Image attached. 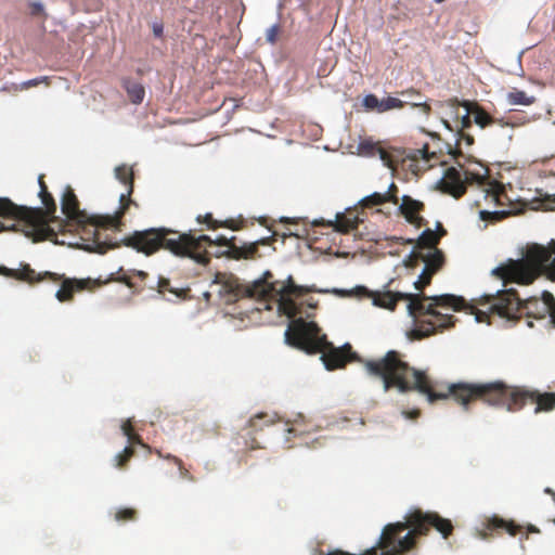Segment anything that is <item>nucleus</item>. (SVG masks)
Returning a JSON list of instances; mask_svg holds the SVG:
<instances>
[{
  "label": "nucleus",
  "instance_id": "f257e3e1",
  "mask_svg": "<svg viewBox=\"0 0 555 555\" xmlns=\"http://www.w3.org/2000/svg\"><path fill=\"white\" fill-rule=\"evenodd\" d=\"M367 375L382 379L385 391L392 387L400 392L417 390L426 395L430 403L452 398L465 410L477 400L492 406H504L508 412L520 411L527 403L535 405V414L555 409V392L509 386L503 380L433 384L424 372L411 367L396 350H389L382 358L367 360Z\"/></svg>",
  "mask_w": 555,
  "mask_h": 555
},
{
  "label": "nucleus",
  "instance_id": "f03ea898",
  "mask_svg": "<svg viewBox=\"0 0 555 555\" xmlns=\"http://www.w3.org/2000/svg\"><path fill=\"white\" fill-rule=\"evenodd\" d=\"M223 279H225L223 274L216 275V281L219 283H223ZM224 287L236 299L261 300L264 309H270L269 301L276 302L278 310L293 319L285 332L286 343L307 353H321V360L326 370L341 369L357 359L349 344L340 348L335 347L327 341L325 335L320 334L321 330L315 322H307L301 317L302 302H297V299L306 293V289L296 285L292 276H288L285 282L273 281V274L266 271L260 279L249 285H242L237 279L229 276L224 281Z\"/></svg>",
  "mask_w": 555,
  "mask_h": 555
},
{
  "label": "nucleus",
  "instance_id": "7ed1b4c3",
  "mask_svg": "<svg viewBox=\"0 0 555 555\" xmlns=\"http://www.w3.org/2000/svg\"><path fill=\"white\" fill-rule=\"evenodd\" d=\"M235 237L227 238L223 235L212 240L208 235L195 236L192 231L180 233L167 228H151L143 231H134L122 240L127 247L135 249L146 256H151L159 249H166L177 257L191 258L197 263L207 264L210 260L208 247L214 245L227 247L225 250H217L216 257H227L234 260L256 259L258 253L257 243L237 246Z\"/></svg>",
  "mask_w": 555,
  "mask_h": 555
},
{
  "label": "nucleus",
  "instance_id": "20e7f679",
  "mask_svg": "<svg viewBox=\"0 0 555 555\" xmlns=\"http://www.w3.org/2000/svg\"><path fill=\"white\" fill-rule=\"evenodd\" d=\"M358 292L372 299L374 306L393 311L400 300L408 301V312L416 320V326L412 331V338L422 339L454 326L455 319L452 314L438 310L452 309L454 311H466L474 314L477 322H483L488 318L487 312L478 310L474 305L467 304L462 296L443 294L438 296H426L424 294H412L392 291H370L359 286Z\"/></svg>",
  "mask_w": 555,
  "mask_h": 555
},
{
  "label": "nucleus",
  "instance_id": "39448f33",
  "mask_svg": "<svg viewBox=\"0 0 555 555\" xmlns=\"http://www.w3.org/2000/svg\"><path fill=\"white\" fill-rule=\"evenodd\" d=\"M39 197L44 209L18 206L7 197H0V233L21 232L33 242L55 238L56 232L50 223L59 221L56 203L49 191Z\"/></svg>",
  "mask_w": 555,
  "mask_h": 555
},
{
  "label": "nucleus",
  "instance_id": "423d86ee",
  "mask_svg": "<svg viewBox=\"0 0 555 555\" xmlns=\"http://www.w3.org/2000/svg\"><path fill=\"white\" fill-rule=\"evenodd\" d=\"M492 274L502 280L504 286L509 283L529 285L542 274L555 281V240H552L547 246L539 244L528 246L522 258L508 259L494 268Z\"/></svg>",
  "mask_w": 555,
  "mask_h": 555
},
{
  "label": "nucleus",
  "instance_id": "0eeeda50",
  "mask_svg": "<svg viewBox=\"0 0 555 555\" xmlns=\"http://www.w3.org/2000/svg\"><path fill=\"white\" fill-rule=\"evenodd\" d=\"M459 170L455 167H449L441 180L442 190L455 198H460L466 192L467 185L476 184L483 194L487 202L501 204V197L504 195L503 185L490 179L487 166L477 160L467 159L461 163L455 158Z\"/></svg>",
  "mask_w": 555,
  "mask_h": 555
},
{
  "label": "nucleus",
  "instance_id": "6e6552de",
  "mask_svg": "<svg viewBox=\"0 0 555 555\" xmlns=\"http://www.w3.org/2000/svg\"><path fill=\"white\" fill-rule=\"evenodd\" d=\"M479 305H489V312L508 320L517 319L525 311L528 317L544 319L548 315V308L537 297L520 299L514 288L498 291L495 295H483Z\"/></svg>",
  "mask_w": 555,
  "mask_h": 555
},
{
  "label": "nucleus",
  "instance_id": "1a4fd4ad",
  "mask_svg": "<svg viewBox=\"0 0 555 555\" xmlns=\"http://www.w3.org/2000/svg\"><path fill=\"white\" fill-rule=\"evenodd\" d=\"M79 206V201L73 188L67 185L61 197V209L67 220L78 227H81L83 230L89 225L93 228V244L98 253L104 254L108 249L118 247L119 245L117 243L102 241L100 228L109 229L111 227L99 223L98 219L100 216L90 217L85 210H81Z\"/></svg>",
  "mask_w": 555,
  "mask_h": 555
},
{
  "label": "nucleus",
  "instance_id": "9d476101",
  "mask_svg": "<svg viewBox=\"0 0 555 555\" xmlns=\"http://www.w3.org/2000/svg\"><path fill=\"white\" fill-rule=\"evenodd\" d=\"M115 177L121 183L127 186V192L122 193L119 197V208L114 215H106L105 217H99V223H102L106 227H114V229H119L121 225V218L128 210L129 206L133 204L130 198L133 192V170L131 167L127 165H120L115 168Z\"/></svg>",
  "mask_w": 555,
  "mask_h": 555
},
{
  "label": "nucleus",
  "instance_id": "9b49d317",
  "mask_svg": "<svg viewBox=\"0 0 555 555\" xmlns=\"http://www.w3.org/2000/svg\"><path fill=\"white\" fill-rule=\"evenodd\" d=\"M422 260L425 263L426 269L431 273H437L444 264V255L442 250L434 248L427 253L413 251L408 260H405L406 267H413L414 262Z\"/></svg>",
  "mask_w": 555,
  "mask_h": 555
},
{
  "label": "nucleus",
  "instance_id": "f8f14e48",
  "mask_svg": "<svg viewBox=\"0 0 555 555\" xmlns=\"http://www.w3.org/2000/svg\"><path fill=\"white\" fill-rule=\"evenodd\" d=\"M424 203L413 199L409 195H404L402 197V203L399 206V210L409 223L421 228L424 225L425 221L418 214L424 209Z\"/></svg>",
  "mask_w": 555,
  "mask_h": 555
},
{
  "label": "nucleus",
  "instance_id": "ddd939ff",
  "mask_svg": "<svg viewBox=\"0 0 555 555\" xmlns=\"http://www.w3.org/2000/svg\"><path fill=\"white\" fill-rule=\"evenodd\" d=\"M505 530L509 535L515 537L520 532L521 527L513 520H505L501 517L493 516L488 519L485 530L481 532V538L488 539L492 537L494 531Z\"/></svg>",
  "mask_w": 555,
  "mask_h": 555
},
{
  "label": "nucleus",
  "instance_id": "4468645a",
  "mask_svg": "<svg viewBox=\"0 0 555 555\" xmlns=\"http://www.w3.org/2000/svg\"><path fill=\"white\" fill-rule=\"evenodd\" d=\"M360 222L358 212L356 210L348 209L344 214H337L335 221H328V225L333 227L334 230L340 233H348L351 230L358 228Z\"/></svg>",
  "mask_w": 555,
  "mask_h": 555
},
{
  "label": "nucleus",
  "instance_id": "2eb2a0df",
  "mask_svg": "<svg viewBox=\"0 0 555 555\" xmlns=\"http://www.w3.org/2000/svg\"><path fill=\"white\" fill-rule=\"evenodd\" d=\"M447 234V231L443 229V227L438 223V231L435 232L430 229H426L423 231V233L420 235L418 240L416 241L415 247L422 251L423 249L433 250L434 248H437V245L440 242V238Z\"/></svg>",
  "mask_w": 555,
  "mask_h": 555
},
{
  "label": "nucleus",
  "instance_id": "dca6fc26",
  "mask_svg": "<svg viewBox=\"0 0 555 555\" xmlns=\"http://www.w3.org/2000/svg\"><path fill=\"white\" fill-rule=\"evenodd\" d=\"M414 162H423L424 168L434 167L436 163H443L440 160V155L436 151H429L428 144H424L423 147L413 150L409 155Z\"/></svg>",
  "mask_w": 555,
  "mask_h": 555
},
{
  "label": "nucleus",
  "instance_id": "f3484780",
  "mask_svg": "<svg viewBox=\"0 0 555 555\" xmlns=\"http://www.w3.org/2000/svg\"><path fill=\"white\" fill-rule=\"evenodd\" d=\"M197 221L199 223L205 222L208 229L216 230L218 228H227L233 231H237L242 228L243 221H237L234 219H227L224 221H218L212 218L211 214H206L205 216H198Z\"/></svg>",
  "mask_w": 555,
  "mask_h": 555
},
{
  "label": "nucleus",
  "instance_id": "a211bd4d",
  "mask_svg": "<svg viewBox=\"0 0 555 555\" xmlns=\"http://www.w3.org/2000/svg\"><path fill=\"white\" fill-rule=\"evenodd\" d=\"M83 288L85 283L82 281L66 279L63 281L55 296L62 302L69 301L76 291H81Z\"/></svg>",
  "mask_w": 555,
  "mask_h": 555
},
{
  "label": "nucleus",
  "instance_id": "6ab92c4d",
  "mask_svg": "<svg viewBox=\"0 0 555 555\" xmlns=\"http://www.w3.org/2000/svg\"><path fill=\"white\" fill-rule=\"evenodd\" d=\"M387 202H391L397 205L399 202V198L391 192H385V193L376 192V193H373V194L364 197L361 201V204L363 207L371 208L374 206L383 205Z\"/></svg>",
  "mask_w": 555,
  "mask_h": 555
},
{
  "label": "nucleus",
  "instance_id": "aec40b11",
  "mask_svg": "<svg viewBox=\"0 0 555 555\" xmlns=\"http://www.w3.org/2000/svg\"><path fill=\"white\" fill-rule=\"evenodd\" d=\"M124 87L127 91L129 100L133 104H141L143 102L145 89L141 83L127 79L124 82Z\"/></svg>",
  "mask_w": 555,
  "mask_h": 555
},
{
  "label": "nucleus",
  "instance_id": "412c9836",
  "mask_svg": "<svg viewBox=\"0 0 555 555\" xmlns=\"http://www.w3.org/2000/svg\"><path fill=\"white\" fill-rule=\"evenodd\" d=\"M472 108L474 121L480 128H486L487 126H490L495 122V119L483 108H481L477 103L472 102Z\"/></svg>",
  "mask_w": 555,
  "mask_h": 555
},
{
  "label": "nucleus",
  "instance_id": "4be33fe9",
  "mask_svg": "<svg viewBox=\"0 0 555 555\" xmlns=\"http://www.w3.org/2000/svg\"><path fill=\"white\" fill-rule=\"evenodd\" d=\"M457 139H456V149H452L451 145H448L449 154L453 155L454 158L463 157L462 152L459 146L464 142L467 146L473 145L474 137L466 132V130H457Z\"/></svg>",
  "mask_w": 555,
  "mask_h": 555
},
{
  "label": "nucleus",
  "instance_id": "5701e85b",
  "mask_svg": "<svg viewBox=\"0 0 555 555\" xmlns=\"http://www.w3.org/2000/svg\"><path fill=\"white\" fill-rule=\"evenodd\" d=\"M508 102L514 105H530L534 102L533 96H528L525 91L514 90L507 95Z\"/></svg>",
  "mask_w": 555,
  "mask_h": 555
},
{
  "label": "nucleus",
  "instance_id": "b1692460",
  "mask_svg": "<svg viewBox=\"0 0 555 555\" xmlns=\"http://www.w3.org/2000/svg\"><path fill=\"white\" fill-rule=\"evenodd\" d=\"M463 106L465 107L466 113L461 118L456 119V131L466 130L472 126V102L465 101Z\"/></svg>",
  "mask_w": 555,
  "mask_h": 555
},
{
  "label": "nucleus",
  "instance_id": "393cba45",
  "mask_svg": "<svg viewBox=\"0 0 555 555\" xmlns=\"http://www.w3.org/2000/svg\"><path fill=\"white\" fill-rule=\"evenodd\" d=\"M264 420V425H271L275 423V416L269 415L267 413L256 414L254 417L249 420V426L255 429H262V425H260V421Z\"/></svg>",
  "mask_w": 555,
  "mask_h": 555
},
{
  "label": "nucleus",
  "instance_id": "a878e982",
  "mask_svg": "<svg viewBox=\"0 0 555 555\" xmlns=\"http://www.w3.org/2000/svg\"><path fill=\"white\" fill-rule=\"evenodd\" d=\"M134 451L131 447H126L122 452L118 453L115 457V466L117 468H125L127 463L130 461V459L133 456Z\"/></svg>",
  "mask_w": 555,
  "mask_h": 555
},
{
  "label": "nucleus",
  "instance_id": "bb28decb",
  "mask_svg": "<svg viewBox=\"0 0 555 555\" xmlns=\"http://www.w3.org/2000/svg\"><path fill=\"white\" fill-rule=\"evenodd\" d=\"M403 106L404 102L398 98L388 96L386 99L380 100V113L395 108H402Z\"/></svg>",
  "mask_w": 555,
  "mask_h": 555
},
{
  "label": "nucleus",
  "instance_id": "cd10ccee",
  "mask_svg": "<svg viewBox=\"0 0 555 555\" xmlns=\"http://www.w3.org/2000/svg\"><path fill=\"white\" fill-rule=\"evenodd\" d=\"M42 82H44L46 85H49V78L48 77H38V78H34V79L24 81L20 85H13V90L14 91L27 90L31 87H37Z\"/></svg>",
  "mask_w": 555,
  "mask_h": 555
},
{
  "label": "nucleus",
  "instance_id": "c85d7f7f",
  "mask_svg": "<svg viewBox=\"0 0 555 555\" xmlns=\"http://www.w3.org/2000/svg\"><path fill=\"white\" fill-rule=\"evenodd\" d=\"M435 273H431L428 269L424 268L418 280L414 282L415 289L422 292L427 285L430 284L431 278Z\"/></svg>",
  "mask_w": 555,
  "mask_h": 555
},
{
  "label": "nucleus",
  "instance_id": "c756f323",
  "mask_svg": "<svg viewBox=\"0 0 555 555\" xmlns=\"http://www.w3.org/2000/svg\"><path fill=\"white\" fill-rule=\"evenodd\" d=\"M16 276L20 280L27 281L29 283L38 282L42 280V278L36 273L35 270L30 269L29 267H26L22 270H20L16 274Z\"/></svg>",
  "mask_w": 555,
  "mask_h": 555
},
{
  "label": "nucleus",
  "instance_id": "7c9ffc66",
  "mask_svg": "<svg viewBox=\"0 0 555 555\" xmlns=\"http://www.w3.org/2000/svg\"><path fill=\"white\" fill-rule=\"evenodd\" d=\"M362 104L366 111H376L380 113V100L373 93L365 95Z\"/></svg>",
  "mask_w": 555,
  "mask_h": 555
},
{
  "label": "nucleus",
  "instance_id": "2f4dec72",
  "mask_svg": "<svg viewBox=\"0 0 555 555\" xmlns=\"http://www.w3.org/2000/svg\"><path fill=\"white\" fill-rule=\"evenodd\" d=\"M137 518V511L134 508H120L115 513L116 521H131Z\"/></svg>",
  "mask_w": 555,
  "mask_h": 555
},
{
  "label": "nucleus",
  "instance_id": "473e14b6",
  "mask_svg": "<svg viewBox=\"0 0 555 555\" xmlns=\"http://www.w3.org/2000/svg\"><path fill=\"white\" fill-rule=\"evenodd\" d=\"M540 301L546 304V307L548 308V315L551 317L552 321L555 322V298L553 294L544 291Z\"/></svg>",
  "mask_w": 555,
  "mask_h": 555
},
{
  "label": "nucleus",
  "instance_id": "72a5a7b5",
  "mask_svg": "<svg viewBox=\"0 0 555 555\" xmlns=\"http://www.w3.org/2000/svg\"><path fill=\"white\" fill-rule=\"evenodd\" d=\"M480 219L483 221H500L505 218L508 212L507 211H487L480 210L479 212Z\"/></svg>",
  "mask_w": 555,
  "mask_h": 555
},
{
  "label": "nucleus",
  "instance_id": "f704fd0d",
  "mask_svg": "<svg viewBox=\"0 0 555 555\" xmlns=\"http://www.w3.org/2000/svg\"><path fill=\"white\" fill-rule=\"evenodd\" d=\"M279 33H280L279 25L271 26L267 30V34H266L267 41L272 43V44H274L276 42V40H278Z\"/></svg>",
  "mask_w": 555,
  "mask_h": 555
},
{
  "label": "nucleus",
  "instance_id": "c9c22d12",
  "mask_svg": "<svg viewBox=\"0 0 555 555\" xmlns=\"http://www.w3.org/2000/svg\"><path fill=\"white\" fill-rule=\"evenodd\" d=\"M359 149L363 153L372 154L376 150V145L371 141H363L360 143Z\"/></svg>",
  "mask_w": 555,
  "mask_h": 555
},
{
  "label": "nucleus",
  "instance_id": "e433bc0d",
  "mask_svg": "<svg viewBox=\"0 0 555 555\" xmlns=\"http://www.w3.org/2000/svg\"><path fill=\"white\" fill-rule=\"evenodd\" d=\"M122 434L128 438L131 434L134 433L133 426L130 420H127L121 425Z\"/></svg>",
  "mask_w": 555,
  "mask_h": 555
},
{
  "label": "nucleus",
  "instance_id": "4c0bfd02",
  "mask_svg": "<svg viewBox=\"0 0 555 555\" xmlns=\"http://www.w3.org/2000/svg\"><path fill=\"white\" fill-rule=\"evenodd\" d=\"M378 152H379L380 158L385 163V165H387L388 167H392L390 155L386 151L380 150V149H378Z\"/></svg>",
  "mask_w": 555,
  "mask_h": 555
},
{
  "label": "nucleus",
  "instance_id": "58836bf2",
  "mask_svg": "<svg viewBox=\"0 0 555 555\" xmlns=\"http://www.w3.org/2000/svg\"><path fill=\"white\" fill-rule=\"evenodd\" d=\"M159 292L160 293H164L166 291H169V292H172L171 288L169 287L170 286V282L166 279H160L159 280Z\"/></svg>",
  "mask_w": 555,
  "mask_h": 555
},
{
  "label": "nucleus",
  "instance_id": "ea45409f",
  "mask_svg": "<svg viewBox=\"0 0 555 555\" xmlns=\"http://www.w3.org/2000/svg\"><path fill=\"white\" fill-rule=\"evenodd\" d=\"M128 441L132 444H142L143 446L142 438L137 433L131 434L128 437Z\"/></svg>",
  "mask_w": 555,
  "mask_h": 555
},
{
  "label": "nucleus",
  "instance_id": "a19ab883",
  "mask_svg": "<svg viewBox=\"0 0 555 555\" xmlns=\"http://www.w3.org/2000/svg\"><path fill=\"white\" fill-rule=\"evenodd\" d=\"M38 183H39V186H40L39 194H46V192H48V186H47V184L44 182V176L43 175L39 176Z\"/></svg>",
  "mask_w": 555,
  "mask_h": 555
},
{
  "label": "nucleus",
  "instance_id": "79ce46f5",
  "mask_svg": "<svg viewBox=\"0 0 555 555\" xmlns=\"http://www.w3.org/2000/svg\"><path fill=\"white\" fill-rule=\"evenodd\" d=\"M412 104L414 106H421L422 107V111L425 113V114H429L430 112V105L427 104V103H423V102H412Z\"/></svg>",
  "mask_w": 555,
  "mask_h": 555
},
{
  "label": "nucleus",
  "instance_id": "37998d69",
  "mask_svg": "<svg viewBox=\"0 0 555 555\" xmlns=\"http://www.w3.org/2000/svg\"><path fill=\"white\" fill-rule=\"evenodd\" d=\"M163 30H164V28H163L162 24L155 23L153 25V33H154L155 37H162L163 36Z\"/></svg>",
  "mask_w": 555,
  "mask_h": 555
},
{
  "label": "nucleus",
  "instance_id": "c03bdc74",
  "mask_svg": "<svg viewBox=\"0 0 555 555\" xmlns=\"http://www.w3.org/2000/svg\"><path fill=\"white\" fill-rule=\"evenodd\" d=\"M116 281L125 283L127 286L131 287L132 283L130 281V278L126 274L119 275L116 278Z\"/></svg>",
  "mask_w": 555,
  "mask_h": 555
},
{
  "label": "nucleus",
  "instance_id": "a18cd8bd",
  "mask_svg": "<svg viewBox=\"0 0 555 555\" xmlns=\"http://www.w3.org/2000/svg\"><path fill=\"white\" fill-rule=\"evenodd\" d=\"M43 11V7L40 3H33L31 4V13L33 14H39Z\"/></svg>",
  "mask_w": 555,
  "mask_h": 555
},
{
  "label": "nucleus",
  "instance_id": "49530a36",
  "mask_svg": "<svg viewBox=\"0 0 555 555\" xmlns=\"http://www.w3.org/2000/svg\"><path fill=\"white\" fill-rule=\"evenodd\" d=\"M176 462H178V463H179V465H180L181 476H182L183 478L193 479V477H192V476H190L189 472H188L186 469H184L183 467H181V461H180V460H178V459H176Z\"/></svg>",
  "mask_w": 555,
  "mask_h": 555
},
{
  "label": "nucleus",
  "instance_id": "de8ad7c7",
  "mask_svg": "<svg viewBox=\"0 0 555 555\" xmlns=\"http://www.w3.org/2000/svg\"><path fill=\"white\" fill-rule=\"evenodd\" d=\"M404 415L409 418H417L420 416V411L418 410H414V411H411V412H404Z\"/></svg>",
  "mask_w": 555,
  "mask_h": 555
},
{
  "label": "nucleus",
  "instance_id": "09e8293b",
  "mask_svg": "<svg viewBox=\"0 0 555 555\" xmlns=\"http://www.w3.org/2000/svg\"><path fill=\"white\" fill-rule=\"evenodd\" d=\"M403 95H413L415 96L417 100H421V94L417 92V91H414V90H410V91H404L402 92Z\"/></svg>",
  "mask_w": 555,
  "mask_h": 555
},
{
  "label": "nucleus",
  "instance_id": "8fccbe9b",
  "mask_svg": "<svg viewBox=\"0 0 555 555\" xmlns=\"http://www.w3.org/2000/svg\"><path fill=\"white\" fill-rule=\"evenodd\" d=\"M255 243H257V248L259 249V245H268L270 243V238L269 237L260 238V240L256 241Z\"/></svg>",
  "mask_w": 555,
  "mask_h": 555
},
{
  "label": "nucleus",
  "instance_id": "3c124183",
  "mask_svg": "<svg viewBox=\"0 0 555 555\" xmlns=\"http://www.w3.org/2000/svg\"><path fill=\"white\" fill-rule=\"evenodd\" d=\"M387 192H391V193H393V194L397 196V192H398V188H397V185H396L395 183H391V184L389 185V189H388V191H387Z\"/></svg>",
  "mask_w": 555,
  "mask_h": 555
},
{
  "label": "nucleus",
  "instance_id": "603ef678",
  "mask_svg": "<svg viewBox=\"0 0 555 555\" xmlns=\"http://www.w3.org/2000/svg\"><path fill=\"white\" fill-rule=\"evenodd\" d=\"M528 532H532V533H539L540 530L533 526V525H529L528 528H527Z\"/></svg>",
  "mask_w": 555,
  "mask_h": 555
},
{
  "label": "nucleus",
  "instance_id": "864d4df0",
  "mask_svg": "<svg viewBox=\"0 0 555 555\" xmlns=\"http://www.w3.org/2000/svg\"><path fill=\"white\" fill-rule=\"evenodd\" d=\"M544 492L546 494H550L552 498L555 496V491L553 489H551V488H545Z\"/></svg>",
  "mask_w": 555,
  "mask_h": 555
},
{
  "label": "nucleus",
  "instance_id": "5fc2aeb1",
  "mask_svg": "<svg viewBox=\"0 0 555 555\" xmlns=\"http://www.w3.org/2000/svg\"><path fill=\"white\" fill-rule=\"evenodd\" d=\"M46 275L50 276L52 280L57 281L59 278L54 273L47 272Z\"/></svg>",
  "mask_w": 555,
  "mask_h": 555
},
{
  "label": "nucleus",
  "instance_id": "6e6d98bb",
  "mask_svg": "<svg viewBox=\"0 0 555 555\" xmlns=\"http://www.w3.org/2000/svg\"><path fill=\"white\" fill-rule=\"evenodd\" d=\"M443 125H444L449 130L453 131V128H452V126L450 125V122H449V121L443 120Z\"/></svg>",
  "mask_w": 555,
  "mask_h": 555
},
{
  "label": "nucleus",
  "instance_id": "4d7b16f0",
  "mask_svg": "<svg viewBox=\"0 0 555 555\" xmlns=\"http://www.w3.org/2000/svg\"><path fill=\"white\" fill-rule=\"evenodd\" d=\"M138 275H139V276H141V278H144V276L146 275V273H145V272H143V271H139V272H138Z\"/></svg>",
  "mask_w": 555,
  "mask_h": 555
},
{
  "label": "nucleus",
  "instance_id": "13d9d810",
  "mask_svg": "<svg viewBox=\"0 0 555 555\" xmlns=\"http://www.w3.org/2000/svg\"><path fill=\"white\" fill-rule=\"evenodd\" d=\"M281 221H282V222H288V221H289V219H288V218H283Z\"/></svg>",
  "mask_w": 555,
  "mask_h": 555
},
{
  "label": "nucleus",
  "instance_id": "bf43d9fd",
  "mask_svg": "<svg viewBox=\"0 0 555 555\" xmlns=\"http://www.w3.org/2000/svg\"><path fill=\"white\" fill-rule=\"evenodd\" d=\"M414 241L413 240H408L406 243L409 244H412Z\"/></svg>",
  "mask_w": 555,
  "mask_h": 555
},
{
  "label": "nucleus",
  "instance_id": "052dcab7",
  "mask_svg": "<svg viewBox=\"0 0 555 555\" xmlns=\"http://www.w3.org/2000/svg\"><path fill=\"white\" fill-rule=\"evenodd\" d=\"M436 2L440 3V2H443L444 0H435Z\"/></svg>",
  "mask_w": 555,
  "mask_h": 555
},
{
  "label": "nucleus",
  "instance_id": "680f3d73",
  "mask_svg": "<svg viewBox=\"0 0 555 555\" xmlns=\"http://www.w3.org/2000/svg\"><path fill=\"white\" fill-rule=\"evenodd\" d=\"M553 521H554V524H555V519H554Z\"/></svg>",
  "mask_w": 555,
  "mask_h": 555
}]
</instances>
